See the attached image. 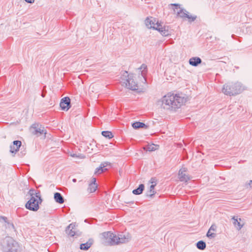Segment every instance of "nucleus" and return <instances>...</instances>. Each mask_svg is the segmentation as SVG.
Here are the masks:
<instances>
[{
	"mask_svg": "<svg viewBox=\"0 0 252 252\" xmlns=\"http://www.w3.org/2000/svg\"><path fill=\"white\" fill-rule=\"evenodd\" d=\"M186 101V99L179 94L168 93L162 98V105L164 109L176 111Z\"/></svg>",
	"mask_w": 252,
	"mask_h": 252,
	"instance_id": "f257e3e1",
	"label": "nucleus"
},
{
	"mask_svg": "<svg viewBox=\"0 0 252 252\" xmlns=\"http://www.w3.org/2000/svg\"><path fill=\"white\" fill-rule=\"evenodd\" d=\"M145 25L149 29L158 31L162 36H168L170 35L168 26H162L156 18L147 17L145 21Z\"/></svg>",
	"mask_w": 252,
	"mask_h": 252,
	"instance_id": "f03ea898",
	"label": "nucleus"
},
{
	"mask_svg": "<svg viewBox=\"0 0 252 252\" xmlns=\"http://www.w3.org/2000/svg\"><path fill=\"white\" fill-rule=\"evenodd\" d=\"M101 238L107 241L109 245L114 246L125 243L128 241V238L122 234L116 235L111 231H106L101 234Z\"/></svg>",
	"mask_w": 252,
	"mask_h": 252,
	"instance_id": "7ed1b4c3",
	"label": "nucleus"
},
{
	"mask_svg": "<svg viewBox=\"0 0 252 252\" xmlns=\"http://www.w3.org/2000/svg\"><path fill=\"white\" fill-rule=\"evenodd\" d=\"M0 247L2 252H17L19 245L12 237L7 236L0 239Z\"/></svg>",
	"mask_w": 252,
	"mask_h": 252,
	"instance_id": "20e7f679",
	"label": "nucleus"
},
{
	"mask_svg": "<svg viewBox=\"0 0 252 252\" xmlns=\"http://www.w3.org/2000/svg\"><path fill=\"white\" fill-rule=\"evenodd\" d=\"M243 90L241 83H228L223 85L222 92L229 96L235 95L240 94Z\"/></svg>",
	"mask_w": 252,
	"mask_h": 252,
	"instance_id": "39448f33",
	"label": "nucleus"
},
{
	"mask_svg": "<svg viewBox=\"0 0 252 252\" xmlns=\"http://www.w3.org/2000/svg\"><path fill=\"white\" fill-rule=\"evenodd\" d=\"M121 79L125 81L124 83L126 84V86L130 90L134 91L137 89L138 86L137 83L134 81L131 75L128 74L126 71L124 72L122 75Z\"/></svg>",
	"mask_w": 252,
	"mask_h": 252,
	"instance_id": "423d86ee",
	"label": "nucleus"
},
{
	"mask_svg": "<svg viewBox=\"0 0 252 252\" xmlns=\"http://www.w3.org/2000/svg\"><path fill=\"white\" fill-rule=\"evenodd\" d=\"M176 15L177 17H180L182 19L188 18L189 23L194 21L197 18L196 15H189V12L183 8L177 12Z\"/></svg>",
	"mask_w": 252,
	"mask_h": 252,
	"instance_id": "0eeeda50",
	"label": "nucleus"
},
{
	"mask_svg": "<svg viewBox=\"0 0 252 252\" xmlns=\"http://www.w3.org/2000/svg\"><path fill=\"white\" fill-rule=\"evenodd\" d=\"M25 207L28 210L35 212L39 209V206L34 196H31V198L25 204Z\"/></svg>",
	"mask_w": 252,
	"mask_h": 252,
	"instance_id": "6e6552de",
	"label": "nucleus"
},
{
	"mask_svg": "<svg viewBox=\"0 0 252 252\" xmlns=\"http://www.w3.org/2000/svg\"><path fill=\"white\" fill-rule=\"evenodd\" d=\"M31 129L32 130V133L33 135H36L37 136H40L42 134H44L45 135L47 133V131L45 128L41 126H39L37 124H33L31 126Z\"/></svg>",
	"mask_w": 252,
	"mask_h": 252,
	"instance_id": "1a4fd4ad",
	"label": "nucleus"
},
{
	"mask_svg": "<svg viewBox=\"0 0 252 252\" xmlns=\"http://www.w3.org/2000/svg\"><path fill=\"white\" fill-rule=\"evenodd\" d=\"M60 106L62 110L66 111L68 110L71 106L70 98L68 96H65L62 98Z\"/></svg>",
	"mask_w": 252,
	"mask_h": 252,
	"instance_id": "9d476101",
	"label": "nucleus"
},
{
	"mask_svg": "<svg viewBox=\"0 0 252 252\" xmlns=\"http://www.w3.org/2000/svg\"><path fill=\"white\" fill-rule=\"evenodd\" d=\"M187 171V169L186 168H182L179 170L178 172V178L181 182L187 183L190 179L189 175L184 173Z\"/></svg>",
	"mask_w": 252,
	"mask_h": 252,
	"instance_id": "9b49d317",
	"label": "nucleus"
},
{
	"mask_svg": "<svg viewBox=\"0 0 252 252\" xmlns=\"http://www.w3.org/2000/svg\"><path fill=\"white\" fill-rule=\"evenodd\" d=\"M22 146V142L19 140H15L13 142L12 144L10 146V152L12 154H15L19 151L20 148Z\"/></svg>",
	"mask_w": 252,
	"mask_h": 252,
	"instance_id": "f8f14e48",
	"label": "nucleus"
},
{
	"mask_svg": "<svg viewBox=\"0 0 252 252\" xmlns=\"http://www.w3.org/2000/svg\"><path fill=\"white\" fill-rule=\"evenodd\" d=\"M111 163L108 162H102L99 167H97L94 171V174L96 175H99L103 172L107 170V168L106 167L107 165H110Z\"/></svg>",
	"mask_w": 252,
	"mask_h": 252,
	"instance_id": "ddd939ff",
	"label": "nucleus"
},
{
	"mask_svg": "<svg viewBox=\"0 0 252 252\" xmlns=\"http://www.w3.org/2000/svg\"><path fill=\"white\" fill-rule=\"evenodd\" d=\"M75 227V223H71L69 224L65 229L66 233L70 237H73L76 235L75 232L73 230Z\"/></svg>",
	"mask_w": 252,
	"mask_h": 252,
	"instance_id": "4468645a",
	"label": "nucleus"
},
{
	"mask_svg": "<svg viewBox=\"0 0 252 252\" xmlns=\"http://www.w3.org/2000/svg\"><path fill=\"white\" fill-rule=\"evenodd\" d=\"M189 64L192 66H197L202 63V60L198 57H193L189 59Z\"/></svg>",
	"mask_w": 252,
	"mask_h": 252,
	"instance_id": "2eb2a0df",
	"label": "nucleus"
},
{
	"mask_svg": "<svg viewBox=\"0 0 252 252\" xmlns=\"http://www.w3.org/2000/svg\"><path fill=\"white\" fill-rule=\"evenodd\" d=\"M94 239L92 238H90L88 241L85 243H82L80 245V249L81 250L87 251L92 246V245L94 243Z\"/></svg>",
	"mask_w": 252,
	"mask_h": 252,
	"instance_id": "dca6fc26",
	"label": "nucleus"
},
{
	"mask_svg": "<svg viewBox=\"0 0 252 252\" xmlns=\"http://www.w3.org/2000/svg\"><path fill=\"white\" fill-rule=\"evenodd\" d=\"M233 220V224L236 227V229L240 230L243 226L244 224H241L240 221H241V218H238L237 216H233L232 218Z\"/></svg>",
	"mask_w": 252,
	"mask_h": 252,
	"instance_id": "f3484780",
	"label": "nucleus"
},
{
	"mask_svg": "<svg viewBox=\"0 0 252 252\" xmlns=\"http://www.w3.org/2000/svg\"><path fill=\"white\" fill-rule=\"evenodd\" d=\"M54 198L56 202L59 204H63L64 202V197L60 192H55L54 195Z\"/></svg>",
	"mask_w": 252,
	"mask_h": 252,
	"instance_id": "a211bd4d",
	"label": "nucleus"
},
{
	"mask_svg": "<svg viewBox=\"0 0 252 252\" xmlns=\"http://www.w3.org/2000/svg\"><path fill=\"white\" fill-rule=\"evenodd\" d=\"M132 126L135 129H138L140 128L147 129L148 127V126L146 125L145 123L137 121L134 122L132 124Z\"/></svg>",
	"mask_w": 252,
	"mask_h": 252,
	"instance_id": "6ab92c4d",
	"label": "nucleus"
},
{
	"mask_svg": "<svg viewBox=\"0 0 252 252\" xmlns=\"http://www.w3.org/2000/svg\"><path fill=\"white\" fill-rule=\"evenodd\" d=\"M145 189V186L143 184H140L138 187L132 190V193L135 195H140L142 193Z\"/></svg>",
	"mask_w": 252,
	"mask_h": 252,
	"instance_id": "aec40b11",
	"label": "nucleus"
},
{
	"mask_svg": "<svg viewBox=\"0 0 252 252\" xmlns=\"http://www.w3.org/2000/svg\"><path fill=\"white\" fill-rule=\"evenodd\" d=\"M28 193L30 196H33L35 198H38L41 196L40 192L39 190H36L34 189H31L29 190Z\"/></svg>",
	"mask_w": 252,
	"mask_h": 252,
	"instance_id": "412c9836",
	"label": "nucleus"
},
{
	"mask_svg": "<svg viewBox=\"0 0 252 252\" xmlns=\"http://www.w3.org/2000/svg\"><path fill=\"white\" fill-rule=\"evenodd\" d=\"M197 248L200 250H204L206 248V244L205 242L203 240L198 241L196 244Z\"/></svg>",
	"mask_w": 252,
	"mask_h": 252,
	"instance_id": "4be33fe9",
	"label": "nucleus"
},
{
	"mask_svg": "<svg viewBox=\"0 0 252 252\" xmlns=\"http://www.w3.org/2000/svg\"><path fill=\"white\" fill-rule=\"evenodd\" d=\"M101 134L103 136L109 139H111L114 137L112 132L110 131H102L101 132Z\"/></svg>",
	"mask_w": 252,
	"mask_h": 252,
	"instance_id": "5701e85b",
	"label": "nucleus"
},
{
	"mask_svg": "<svg viewBox=\"0 0 252 252\" xmlns=\"http://www.w3.org/2000/svg\"><path fill=\"white\" fill-rule=\"evenodd\" d=\"M4 226L5 228L12 230L14 231H16V228L12 222H11L8 220L5 223Z\"/></svg>",
	"mask_w": 252,
	"mask_h": 252,
	"instance_id": "b1692460",
	"label": "nucleus"
},
{
	"mask_svg": "<svg viewBox=\"0 0 252 252\" xmlns=\"http://www.w3.org/2000/svg\"><path fill=\"white\" fill-rule=\"evenodd\" d=\"M157 145L154 144L151 145H148L146 147L144 148V149L149 152L155 151L156 150L155 147Z\"/></svg>",
	"mask_w": 252,
	"mask_h": 252,
	"instance_id": "393cba45",
	"label": "nucleus"
},
{
	"mask_svg": "<svg viewBox=\"0 0 252 252\" xmlns=\"http://www.w3.org/2000/svg\"><path fill=\"white\" fill-rule=\"evenodd\" d=\"M97 188V185H95V186H93L92 184H90L88 188V190L90 192H94L95 191Z\"/></svg>",
	"mask_w": 252,
	"mask_h": 252,
	"instance_id": "a878e982",
	"label": "nucleus"
},
{
	"mask_svg": "<svg viewBox=\"0 0 252 252\" xmlns=\"http://www.w3.org/2000/svg\"><path fill=\"white\" fill-rule=\"evenodd\" d=\"M216 235H217L216 233L211 232V230H210V229L208 230L206 233V236L210 239L215 238L216 236Z\"/></svg>",
	"mask_w": 252,
	"mask_h": 252,
	"instance_id": "bb28decb",
	"label": "nucleus"
},
{
	"mask_svg": "<svg viewBox=\"0 0 252 252\" xmlns=\"http://www.w3.org/2000/svg\"><path fill=\"white\" fill-rule=\"evenodd\" d=\"M155 193H156V191L155 190H149L146 193V196L152 198L154 196V195L155 194Z\"/></svg>",
	"mask_w": 252,
	"mask_h": 252,
	"instance_id": "cd10ccee",
	"label": "nucleus"
},
{
	"mask_svg": "<svg viewBox=\"0 0 252 252\" xmlns=\"http://www.w3.org/2000/svg\"><path fill=\"white\" fill-rule=\"evenodd\" d=\"M170 5L172 6L174 11H175V9H178L179 8H180V9H181L180 8V4L178 3H171L170 4Z\"/></svg>",
	"mask_w": 252,
	"mask_h": 252,
	"instance_id": "c85d7f7f",
	"label": "nucleus"
},
{
	"mask_svg": "<svg viewBox=\"0 0 252 252\" xmlns=\"http://www.w3.org/2000/svg\"><path fill=\"white\" fill-rule=\"evenodd\" d=\"M139 69H143V70L141 71V75L142 76L144 77L145 75V72L144 70H146L147 69V65H146L145 64H142L141 66V67L139 68Z\"/></svg>",
	"mask_w": 252,
	"mask_h": 252,
	"instance_id": "c756f323",
	"label": "nucleus"
},
{
	"mask_svg": "<svg viewBox=\"0 0 252 252\" xmlns=\"http://www.w3.org/2000/svg\"><path fill=\"white\" fill-rule=\"evenodd\" d=\"M8 220V219L6 217L0 216V222L4 223Z\"/></svg>",
	"mask_w": 252,
	"mask_h": 252,
	"instance_id": "7c9ffc66",
	"label": "nucleus"
},
{
	"mask_svg": "<svg viewBox=\"0 0 252 252\" xmlns=\"http://www.w3.org/2000/svg\"><path fill=\"white\" fill-rule=\"evenodd\" d=\"M157 180L155 177L151 178L150 180V183H151L152 185L155 184V185H157Z\"/></svg>",
	"mask_w": 252,
	"mask_h": 252,
	"instance_id": "2f4dec72",
	"label": "nucleus"
},
{
	"mask_svg": "<svg viewBox=\"0 0 252 252\" xmlns=\"http://www.w3.org/2000/svg\"><path fill=\"white\" fill-rule=\"evenodd\" d=\"M217 227L215 224H212V225L211 226V227H210V228L209 229H210V230H211V231H216Z\"/></svg>",
	"mask_w": 252,
	"mask_h": 252,
	"instance_id": "473e14b6",
	"label": "nucleus"
},
{
	"mask_svg": "<svg viewBox=\"0 0 252 252\" xmlns=\"http://www.w3.org/2000/svg\"><path fill=\"white\" fill-rule=\"evenodd\" d=\"M21 151L20 152V153L19 154V155L21 157H23L26 154V151L25 150V149H24L23 151H22V148H21Z\"/></svg>",
	"mask_w": 252,
	"mask_h": 252,
	"instance_id": "72a5a7b5",
	"label": "nucleus"
},
{
	"mask_svg": "<svg viewBox=\"0 0 252 252\" xmlns=\"http://www.w3.org/2000/svg\"><path fill=\"white\" fill-rule=\"evenodd\" d=\"M96 178H93L92 179L91 182L90 184H92L93 186H95V185H97V184L96 183Z\"/></svg>",
	"mask_w": 252,
	"mask_h": 252,
	"instance_id": "f704fd0d",
	"label": "nucleus"
},
{
	"mask_svg": "<svg viewBox=\"0 0 252 252\" xmlns=\"http://www.w3.org/2000/svg\"><path fill=\"white\" fill-rule=\"evenodd\" d=\"M36 199V202H38V205H39V204H40L42 201V199L41 198V196Z\"/></svg>",
	"mask_w": 252,
	"mask_h": 252,
	"instance_id": "c9c22d12",
	"label": "nucleus"
},
{
	"mask_svg": "<svg viewBox=\"0 0 252 252\" xmlns=\"http://www.w3.org/2000/svg\"><path fill=\"white\" fill-rule=\"evenodd\" d=\"M156 186V185H155V184L154 185H151L150 187V189L149 190H154V189L155 188V187Z\"/></svg>",
	"mask_w": 252,
	"mask_h": 252,
	"instance_id": "e433bc0d",
	"label": "nucleus"
},
{
	"mask_svg": "<svg viewBox=\"0 0 252 252\" xmlns=\"http://www.w3.org/2000/svg\"><path fill=\"white\" fill-rule=\"evenodd\" d=\"M249 186L252 189V180H250L249 183L246 184V186Z\"/></svg>",
	"mask_w": 252,
	"mask_h": 252,
	"instance_id": "4c0bfd02",
	"label": "nucleus"
},
{
	"mask_svg": "<svg viewBox=\"0 0 252 252\" xmlns=\"http://www.w3.org/2000/svg\"><path fill=\"white\" fill-rule=\"evenodd\" d=\"M26 2L29 3H33L34 2V0H24Z\"/></svg>",
	"mask_w": 252,
	"mask_h": 252,
	"instance_id": "58836bf2",
	"label": "nucleus"
},
{
	"mask_svg": "<svg viewBox=\"0 0 252 252\" xmlns=\"http://www.w3.org/2000/svg\"><path fill=\"white\" fill-rule=\"evenodd\" d=\"M84 221L86 223H91L92 222H91V220H89V219H85Z\"/></svg>",
	"mask_w": 252,
	"mask_h": 252,
	"instance_id": "ea45409f",
	"label": "nucleus"
},
{
	"mask_svg": "<svg viewBox=\"0 0 252 252\" xmlns=\"http://www.w3.org/2000/svg\"><path fill=\"white\" fill-rule=\"evenodd\" d=\"M72 157H78V156L76 154H73L71 155Z\"/></svg>",
	"mask_w": 252,
	"mask_h": 252,
	"instance_id": "a19ab883",
	"label": "nucleus"
},
{
	"mask_svg": "<svg viewBox=\"0 0 252 252\" xmlns=\"http://www.w3.org/2000/svg\"><path fill=\"white\" fill-rule=\"evenodd\" d=\"M231 37H232V38H233V39H235V37H237V36H236V35H235V34H232V35H231Z\"/></svg>",
	"mask_w": 252,
	"mask_h": 252,
	"instance_id": "79ce46f5",
	"label": "nucleus"
},
{
	"mask_svg": "<svg viewBox=\"0 0 252 252\" xmlns=\"http://www.w3.org/2000/svg\"><path fill=\"white\" fill-rule=\"evenodd\" d=\"M126 203H130V204H133L134 203V201H130V202H126Z\"/></svg>",
	"mask_w": 252,
	"mask_h": 252,
	"instance_id": "37998d69",
	"label": "nucleus"
},
{
	"mask_svg": "<svg viewBox=\"0 0 252 252\" xmlns=\"http://www.w3.org/2000/svg\"><path fill=\"white\" fill-rule=\"evenodd\" d=\"M72 181H73V182H74V183H76V182H77V179H73L72 180Z\"/></svg>",
	"mask_w": 252,
	"mask_h": 252,
	"instance_id": "c03bdc74",
	"label": "nucleus"
},
{
	"mask_svg": "<svg viewBox=\"0 0 252 252\" xmlns=\"http://www.w3.org/2000/svg\"><path fill=\"white\" fill-rule=\"evenodd\" d=\"M235 67L236 68H239L238 67H237V66H235Z\"/></svg>",
	"mask_w": 252,
	"mask_h": 252,
	"instance_id": "a18cd8bd",
	"label": "nucleus"
}]
</instances>
